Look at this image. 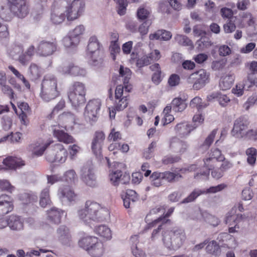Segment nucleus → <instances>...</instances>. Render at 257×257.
Listing matches in <instances>:
<instances>
[{
    "label": "nucleus",
    "mask_w": 257,
    "mask_h": 257,
    "mask_svg": "<svg viewBox=\"0 0 257 257\" xmlns=\"http://www.w3.org/2000/svg\"><path fill=\"white\" fill-rule=\"evenodd\" d=\"M3 163L6 168L0 166V170L16 169L25 165L24 161L21 159L11 156L5 158Z\"/></svg>",
    "instance_id": "nucleus-17"
},
{
    "label": "nucleus",
    "mask_w": 257,
    "mask_h": 257,
    "mask_svg": "<svg viewBox=\"0 0 257 257\" xmlns=\"http://www.w3.org/2000/svg\"><path fill=\"white\" fill-rule=\"evenodd\" d=\"M62 71L64 74H70L73 76H84L86 74V70L84 69L75 66L73 64H70L64 66L63 67Z\"/></svg>",
    "instance_id": "nucleus-23"
},
{
    "label": "nucleus",
    "mask_w": 257,
    "mask_h": 257,
    "mask_svg": "<svg viewBox=\"0 0 257 257\" xmlns=\"http://www.w3.org/2000/svg\"><path fill=\"white\" fill-rule=\"evenodd\" d=\"M50 143H35L29 146V150L32 153V157H39L42 156L46 148L50 145Z\"/></svg>",
    "instance_id": "nucleus-21"
},
{
    "label": "nucleus",
    "mask_w": 257,
    "mask_h": 257,
    "mask_svg": "<svg viewBox=\"0 0 257 257\" xmlns=\"http://www.w3.org/2000/svg\"><path fill=\"white\" fill-rule=\"evenodd\" d=\"M249 124V122L245 117L241 116L238 118L234 122L232 130V135L236 137H239L240 136L242 137L244 134V131L247 129Z\"/></svg>",
    "instance_id": "nucleus-13"
},
{
    "label": "nucleus",
    "mask_w": 257,
    "mask_h": 257,
    "mask_svg": "<svg viewBox=\"0 0 257 257\" xmlns=\"http://www.w3.org/2000/svg\"><path fill=\"white\" fill-rule=\"evenodd\" d=\"M13 209L12 198L6 194L0 196V216H3Z\"/></svg>",
    "instance_id": "nucleus-16"
},
{
    "label": "nucleus",
    "mask_w": 257,
    "mask_h": 257,
    "mask_svg": "<svg viewBox=\"0 0 257 257\" xmlns=\"http://www.w3.org/2000/svg\"><path fill=\"white\" fill-rule=\"evenodd\" d=\"M205 222L213 226H217L219 223V219L215 216L210 214L207 212L204 214V220Z\"/></svg>",
    "instance_id": "nucleus-57"
},
{
    "label": "nucleus",
    "mask_w": 257,
    "mask_h": 257,
    "mask_svg": "<svg viewBox=\"0 0 257 257\" xmlns=\"http://www.w3.org/2000/svg\"><path fill=\"white\" fill-rule=\"evenodd\" d=\"M95 232L100 236L106 238V239H110L111 237V233L110 229L105 225H100L95 229Z\"/></svg>",
    "instance_id": "nucleus-40"
},
{
    "label": "nucleus",
    "mask_w": 257,
    "mask_h": 257,
    "mask_svg": "<svg viewBox=\"0 0 257 257\" xmlns=\"http://www.w3.org/2000/svg\"><path fill=\"white\" fill-rule=\"evenodd\" d=\"M196 127V126H193L187 123L182 122L176 125L175 131L179 136L184 137L188 135Z\"/></svg>",
    "instance_id": "nucleus-27"
},
{
    "label": "nucleus",
    "mask_w": 257,
    "mask_h": 257,
    "mask_svg": "<svg viewBox=\"0 0 257 257\" xmlns=\"http://www.w3.org/2000/svg\"><path fill=\"white\" fill-rule=\"evenodd\" d=\"M2 124L3 128L5 131L10 130L12 125V119L8 115H5L2 117Z\"/></svg>",
    "instance_id": "nucleus-62"
},
{
    "label": "nucleus",
    "mask_w": 257,
    "mask_h": 257,
    "mask_svg": "<svg viewBox=\"0 0 257 257\" xmlns=\"http://www.w3.org/2000/svg\"><path fill=\"white\" fill-rule=\"evenodd\" d=\"M87 50V54L90 57V64L94 66H101L103 62L104 50L95 36L89 38Z\"/></svg>",
    "instance_id": "nucleus-4"
},
{
    "label": "nucleus",
    "mask_w": 257,
    "mask_h": 257,
    "mask_svg": "<svg viewBox=\"0 0 257 257\" xmlns=\"http://www.w3.org/2000/svg\"><path fill=\"white\" fill-rule=\"evenodd\" d=\"M98 240L97 238L94 236H86L81 238L78 242L80 247L83 248L87 252L93 245H95Z\"/></svg>",
    "instance_id": "nucleus-30"
},
{
    "label": "nucleus",
    "mask_w": 257,
    "mask_h": 257,
    "mask_svg": "<svg viewBox=\"0 0 257 257\" xmlns=\"http://www.w3.org/2000/svg\"><path fill=\"white\" fill-rule=\"evenodd\" d=\"M206 213V211H202L199 208L192 212L190 217L192 220L201 221L202 219L204 220V214Z\"/></svg>",
    "instance_id": "nucleus-60"
},
{
    "label": "nucleus",
    "mask_w": 257,
    "mask_h": 257,
    "mask_svg": "<svg viewBox=\"0 0 257 257\" xmlns=\"http://www.w3.org/2000/svg\"><path fill=\"white\" fill-rule=\"evenodd\" d=\"M58 237L59 241L66 245H70L71 236L69 229L65 226H60L57 229Z\"/></svg>",
    "instance_id": "nucleus-20"
},
{
    "label": "nucleus",
    "mask_w": 257,
    "mask_h": 257,
    "mask_svg": "<svg viewBox=\"0 0 257 257\" xmlns=\"http://www.w3.org/2000/svg\"><path fill=\"white\" fill-rule=\"evenodd\" d=\"M27 76L31 81L37 80L41 76L38 66L35 64H31L29 68Z\"/></svg>",
    "instance_id": "nucleus-36"
},
{
    "label": "nucleus",
    "mask_w": 257,
    "mask_h": 257,
    "mask_svg": "<svg viewBox=\"0 0 257 257\" xmlns=\"http://www.w3.org/2000/svg\"><path fill=\"white\" fill-rule=\"evenodd\" d=\"M175 41L180 45L183 46H192L193 43L187 36L182 35H177L175 37Z\"/></svg>",
    "instance_id": "nucleus-52"
},
{
    "label": "nucleus",
    "mask_w": 257,
    "mask_h": 257,
    "mask_svg": "<svg viewBox=\"0 0 257 257\" xmlns=\"http://www.w3.org/2000/svg\"><path fill=\"white\" fill-rule=\"evenodd\" d=\"M150 14L149 11L144 7L139 8L137 12V18L140 21L147 20Z\"/></svg>",
    "instance_id": "nucleus-56"
},
{
    "label": "nucleus",
    "mask_w": 257,
    "mask_h": 257,
    "mask_svg": "<svg viewBox=\"0 0 257 257\" xmlns=\"http://www.w3.org/2000/svg\"><path fill=\"white\" fill-rule=\"evenodd\" d=\"M161 173L154 172L150 176L151 184L155 187H159L162 185L163 177Z\"/></svg>",
    "instance_id": "nucleus-47"
},
{
    "label": "nucleus",
    "mask_w": 257,
    "mask_h": 257,
    "mask_svg": "<svg viewBox=\"0 0 257 257\" xmlns=\"http://www.w3.org/2000/svg\"><path fill=\"white\" fill-rule=\"evenodd\" d=\"M209 156L216 160L218 162L223 161L225 159V157L222 155L221 152L217 148L212 149Z\"/></svg>",
    "instance_id": "nucleus-58"
},
{
    "label": "nucleus",
    "mask_w": 257,
    "mask_h": 257,
    "mask_svg": "<svg viewBox=\"0 0 257 257\" xmlns=\"http://www.w3.org/2000/svg\"><path fill=\"white\" fill-rule=\"evenodd\" d=\"M86 91L85 85L80 82H75L70 87L68 97L73 106L78 107L85 103Z\"/></svg>",
    "instance_id": "nucleus-5"
},
{
    "label": "nucleus",
    "mask_w": 257,
    "mask_h": 257,
    "mask_svg": "<svg viewBox=\"0 0 257 257\" xmlns=\"http://www.w3.org/2000/svg\"><path fill=\"white\" fill-rule=\"evenodd\" d=\"M109 212L106 208H103L95 202L87 201L85 207L78 211V215L81 220L86 224L92 221H102L108 217Z\"/></svg>",
    "instance_id": "nucleus-1"
},
{
    "label": "nucleus",
    "mask_w": 257,
    "mask_h": 257,
    "mask_svg": "<svg viewBox=\"0 0 257 257\" xmlns=\"http://www.w3.org/2000/svg\"><path fill=\"white\" fill-rule=\"evenodd\" d=\"M8 223V226L12 230L19 231L23 229L24 222L20 216L11 215Z\"/></svg>",
    "instance_id": "nucleus-28"
},
{
    "label": "nucleus",
    "mask_w": 257,
    "mask_h": 257,
    "mask_svg": "<svg viewBox=\"0 0 257 257\" xmlns=\"http://www.w3.org/2000/svg\"><path fill=\"white\" fill-rule=\"evenodd\" d=\"M217 133V131L214 130L205 139L203 143L200 146L199 149L202 152L207 150L212 143H213L215 136Z\"/></svg>",
    "instance_id": "nucleus-38"
},
{
    "label": "nucleus",
    "mask_w": 257,
    "mask_h": 257,
    "mask_svg": "<svg viewBox=\"0 0 257 257\" xmlns=\"http://www.w3.org/2000/svg\"><path fill=\"white\" fill-rule=\"evenodd\" d=\"M67 151L61 144H57L52 149L48 151L46 155L47 160L51 163H63L67 158Z\"/></svg>",
    "instance_id": "nucleus-6"
},
{
    "label": "nucleus",
    "mask_w": 257,
    "mask_h": 257,
    "mask_svg": "<svg viewBox=\"0 0 257 257\" xmlns=\"http://www.w3.org/2000/svg\"><path fill=\"white\" fill-rule=\"evenodd\" d=\"M245 153L247 156V161L248 163L250 165H253L256 161V149L254 148H249L246 150Z\"/></svg>",
    "instance_id": "nucleus-49"
},
{
    "label": "nucleus",
    "mask_w": 257,
    "mask_h": 257,
    "mask_svg": "<svg viewBox=\"0 0 257 257\" xmlns=\"http://www.w3.org/2000/svg\"><path fill=\"white\" fill-rule=\"evenodd\" d=\"M100 106L101 102L100 100L93 99L90 100L85 107L84 113L85 119L90 122L96 121Z\"/></svg>",
    "instance_id": "nucleus-8"
},
{
    "label": "nucleus",
    "mask_w": 257,
    "mask_h": 257,
    "mask_svg": "<svg viewBox=\"0 0 257 257\" xmlns=\"http://www.w3.org/2000/svg\"><path fill=\"white\" fill-rule=\"evenodd\" d=\"M172 37L171 33L164 30H158L156 33L150 35L149 38L151 40H162L168 41Z\"/></svg>",
    "instance_id": "nucleus-33"
},
{
    "label": "nucleus",
    "mask_w": 257,
    "mask_h": 257,
    "mask_svg": "<svg viewBox=\"0 0 257 257\" xmlns=\"http://www.w3.org/2000/svg\"><path fill=\"white\" fill-rule=\"evenodd\" d=\"M185 239V233L180 228H174L172 230H166L163 232V242L165 246L169 249L176 250L179 248Z\"/></svg>",
    "instance_id": "nucleus-3"
},
{
    "label": "nucleus",
    "mask_w": 257,
    "mask_h": 257,
    "mask_svg": "<svg viewBox=\"0 0 257 257\" xmlns=\"http://www.w3.org/2000/svg\"><path fill=\"white\" fill-rule=\"evenodd\" d=\"M58 196L61 200L65 201L68 200L69 201H72L75 197L74 191L71 190L69 186H65L59 189Z\"/></svg>",
    "instance_id": "nucleus-25"
},
{
    "label": "nucleus",
    "mask_w": 257,
    "mask_h": 257,
    "mask_svg": "<svg viewBox=\"0 0 257 257\" xmlns=\"http://www.w3.org/2000/svg\"><path fill=\"white\" fill-rule=\"evenodd\" d=\"M124 206L126 208H130L131 205L139 200V196L136 192L133 190H127L124 197H122Z\"/></svg>",
    "instance_id": "nucleus-26"
},
{
    "label": "nucleus",
    "mask_w": 257,
    "mask_h": 257,
    "mask_svg": "<svg viewBox=\"0 0 257 257\" xmlns=\"http://www.w3.org/2000/svg\"><path fill=\"white\" fill-rule=\"evenodd\" d=\"M150 25L151 22L150 21L146 20L139 26L138 31L141 35H145L148 33Z\"/></svg>",
    "instance_id": "nucleus-63"
},
{
    "label": "nucleus",
    "mask_w": 257,
    "mask_h": 257,
    "mask_svg": "<svg viewBox=\"0 0 257 257\" xmlns=\"http://www.w3.org/2000/svg\"><path fill=\"white\" fill-rule=\"evenodd\" d=\"M104 251L103 244L102 242L97 241L95 245L91 246L88 253L92 257H100Z\"/></svg>",
    "instance_id": "nucleus-31"
},
{
    "label": "nucleus",
    "mask_w": 257,
    "mask_h": 257,
    "mask_svg": "<svg viewBox=\"0 0 257 257\" xmlns=\"http://www.w3.org/2000/svg\"><path fill=\"white\" fill-rule=\"evenodd\" d=\"M57 44L53 42L42 41L37 47V52L40 55L46 57L52 55L57 50Z\"/></svg>",
    "instance_id": "nucleus-12"
},
{
    "label": "nucleus",
    "mask_w": 257,
    "mask_h": 257,
    "mask_svg": "<svg viewBox=\"0 0 257 257\" xmlns=\"http://www.w3.org/2000/svg\"><path fill=\"white\" fill-rule=\"evenodd\" d=\"M8 4L14 12L15 16L20 18L25 17L29 13L27 0H7Z\"/></svg>",
    "instance_id": "nucleus-9"
},
{
    "label": "nucleus",
    "mask_w": 257,
    "mask_h": 257,
    "mask_svg": "<svg viewBox=\"0 0 257 257\" xmlns=\"http://www.w3.org/2000/svg\"><path fill=\"white\" fill-rule=\"evenodd\" d=\"M63 213L62 210L53 207L47 211L48 218L52 223L59 224L61 222V218Z\"/></svg>",
    "instance_id": "nucleus-29"
},
{
    "label": "nucleus",
    "mask_w": 257,
    "mask_h": 257,
    "mask_svg": "<svg viewBox=\"0 0 257 257\" xmlns=\"http://www.w3.org/2000/svg\"><path fill=\"white\" fill-rule=\"evenodd\" d=\"M64 178L67 182L69 184L74 183L77 179V177L74 170H69L64 174Z\"/></svg>",
    "instance_id": "nucleus-54"
},
{
    "label": "nucleus",
    "mask_w": 257,
    "mask_h": 257,
    "mask_svg": "<svg viewBox=\"0 0 257 257\" xmlns=\"http://www.w3.org/2000/svg\"><path fill=\"white\" fill-rule=\"evenodd\" d=\"M59 125L55 126L52 129L53 135L59 141L63 142L65 144H70L74 142L73 138L68 134L65 133L63 131L60 130Z\"/></svg>",
    "instance_id": "nucleus-19"
},
{
    "label": "nucleus",
    "mask_w": 257,
    "mask_h": 257,
    "mask_svg": "<svg viewBox=\"0 0 257 257\" xmlns=\"http://www.w3.org/2000/svg\"><path fill=\"white\" fill-rule=\"evenodd\" d=\"M51 202L49 196V189L46 188L44 189L40 195V204L45 207L47 205L50 204Z\"/></svg>",
    "instance_id": "nucleus-45"
},
{
    "label": "nucleus",
    "mask_w": 257,
    "mask_h": 257,
    "mask_svg": "<svg viewBox=\"0 0 257 257\" xmlns=\"http://www.w3.org/2000/svg\"><path fill=\"white\" fill-rule=\"evenodd\" d=\"M84 7V0H73L66 11L67 20L72 21L77 19L83 11Z\"/></svg>",
    "instance_id": "nucleus-10"
},
{
    "label": "nucleus",
    "mask_w": 257,
    "mask_h": 257,
    "mask_svg": "<svg viewBox=\"0 0 257 257\" xmlns=\"http://www.w3.org/2000/svg\"><path fill=\"white\" fill-rule=\"evenodd\" d=\"M60 95L57 89V80L53 75L45 76L41 83L40 97L43 100L49 102Z\"/></svg>",
    "instance_id": "nucleus-2"
},
{
    "label": "nucleus",
    "mask_w": 257,
    "mask_h": 257,
    "mask_svg": "<svg viewBox=\"0 0 257 257\" xmlns=\"http://www.w3.org/2000/svg\"><path fill=\"white\" fill-rule=\"evenodd\" d=\"M156 147V143L155 142H152L143 153V156L146 159H151L153 155V152L155 151V148Z\"/></svg>",
    "instance_id": "nucleus-59"
},
{
    "label": "nucleus",
    "mask_w": 257,
    "mask_h": 257,
    "mask_svg": "<svg viewBox=\"0 0 257 257\" xmlns=\"http://www.w3.org/2000/svg\"><path fill=\"white\" fill-rule=\"evenodd\" d=\"M163 179L166 180L169 182H173L179 180V178L182 177V176L179 173H174L169 171L161 173Z\"/></svg>",
    "instance_id": "nucleus-46"
},
{
    "label": "nucleus",
    "mask_w": 257,
    "mask_h": 257,
    "mask_svg": "<svg viewBox=\"0 0 257 257\" xmlns=\"http://www.w3.org/2000/svg\"><path fill=\"white\" fill-rule=\"evenodd\" d=\"M122 176V172L119 170L112 171L109 174V179L111 183L114 185L117 186L119 184V180Z\"/></svg>",
    "instance_id": "nucleus-55"
},
{
    "label": "nucleus",
    "mask_w": 257,
    "mask_h": 257,
    "mask_svg": "<svg viewBox=\"0 0 257 257\" xmlns=\"http://www.w3.org/2000/svg\"><path fill=\"white\" fill-rule=\"evenodd\" d=\"M187 147L186 142L176 137L172 138L170 141V148L174 152L183 153L186 151Z\"/></svg>",
    "instance_id": "nucleus-22"
},
{
    "label": "nucleus",
    "mask_w": 257,
    "mask_h": 257,
    "mask_svg": "<svg viewBox=\"0 0 257 257\" xmlns=\"http://www.w3.org/2000/svg\"><path fill=\"white\" fill-rule=\"evenodd\" d=\"M242 84L245 90H248L253 85L257 86V77L254 76L253 74H248L247 79Z\"/></svg>",
    "instance_id": "nucleus-44"
},
{
    "label": "nucleus",
    "mask_w": 257,
    "mask_h": 257,
    "mask_svg": "<svg viewBox=\"0 0 257 257\" xmlns=\"http://www.w3.org/2000/svg\"><path fill=\"white\" fill-rule=\"evenodd\" d=\"M123 87L122 85L117 86L115 91V108L120 111L124 109L128 104L127 96H123Z\"/></svg>",
    "instance_id": "nucleus-14"
},
{
    "label": "nucleus",
    "mask_w": 257,
    "mask_h": 257,
    "mask_svg": "<svg viewBox=\"0 0 257 257\" xmlns=\"http://www.w3.org/2000/svg\"><path fill=\"white\" fill-rule=\"evenodd\" d=\"M8 68L16 77L23 81L24 84L27 88L29 89L30 88V83L23 74H21L12 65L9 66Z\"/></svg>",
    "instance_id": "nucleus-51"
},
{
    "label": "nucleus",
    "mask_w": 257,
    "mask_h": 257,
    "mask_svg": "<svg viewBox=\"0 0 257 257\" xmlns=\"http://www.w3.org/2000/svg\"><path fill=\"white\" fill-rule=\"evenodd\" d=\"M206 251L210 254L217 255L220 252V245L215 240L210 241L206 247Z\"/></svg>",
    "instance_id": "nucleus-43"
},
{
    "label": "nucleus",
    "mask_w": 257,
    "mask_h": 257,
    "mask_svg": "<svg viewBox=\"0 0 257 257\" xmlns=\"http://www.w3.org/2000/svg\"><path fill=\"white\" fill-rule=\"evenodd\" d=\"M23 46L21 45L13 44L8 49V52L9 55L15 60L23 52Z\"/></svg>",
    "instance_id": "nucleus-37"
},
{
    "label": "nucleus",
    "mask_w": 257,
    "mask_h": 257,
    "mask_svg": "<svg viewBox=\"0 0 257 257\" xmlns=\"http://www.w3.org/2000/svg\"><path fill=\"white\" fill-rule=\"evenodd\" d=\"M81 172V180L85 184L91 187H94L97 185L93 169L90 165L83 166Z\"/></svg>",
    "instance_id": "nucleus-11"
},
{
    "label": "nucleus",
    "mask_w": 257,
    "mask_h": 257,
    "mask_svg": "<svg viewBox=\"0 0 257 257\" xmlns=\"http://www.w3.org/2000/svg\"><path fill=\"white\" fill-rule=\"evenodd\" d=\"M119 73L120 76L123 77V82L124 84L128 83L132 75V72L131 70L126 67H124L123 66L120 65Z\"/></svg>",
    "instance_id": "nucleus-50"
},
{
    "label": "nucleus",
    "mask_w": 257,
    "mask_h": 257,
    "mask_svg": "<svg viewBox=\"0 0 257 257\" xmlns=\"http://www.w3.org/2000/svg\"><path fill=\"white\" fill-rule=\"evenodd\" d=\"M109 49L111 56L113 60H115L116 58V54H118L120 50V47L117 42H111Z\"/></svg>",
    "instance_id": "nucleus-61"
},
{
    "label": "nucleus",
    "mask_w": 257,
    "mask_h": 257,
    "mask_svg": "<svg viewBox=\"0 0 257 257\" xmlns=\"http://www.w3.org/2000/svg\"><path fill=\"white\" fill-rule=\"evenodd\" d=\"M173 110L176 112H181L186 107V104L181 98H174L172 103Z\"/></svg>",
    "instance_id": "nucleus-39"
},
{
    "label": "nucleus",
    "mask_w": 257,
    "mask_h": 257,
    "mask_svg": "<svg viewBox=\"0 0 257 257\" xmlns=\"http://www.w3.org/2000/svg\"><path fill=\"white\" fill-rule=\"evenodd\" d=\"M237 25L238 28H243L246 27V23L248 26H251L254 24L253 18L250 13L242 12L238 15L237 18Z\"/></svg>",
    "instance_id": "nucleus-18"
},
{
    "label": "nucleus",
    "mask_w": 257,
    "mask_h": 257,
    "mask_svg": "<svg viewBox=\"0 0 257 257\" xmlns=\"http://www.w3.org/2000/svg\"><path fill=\"white\" fill-rule=\"evenodd\" d=\"M236 19L227 20L223 26V29L225 33L230 34L234 32L236 28L235 21Z\"/></svg>",
    "instance_id": "nucleus-48"
},
{
    "label": "nucleus",
    "mask_w": 257,
    "mask_h": 257,
    "mask_svg": "<svg viewBox=\"0 0 257 257\" xmlns=\"http://www.w3.org/2000/svg\"><path fill=\"white\" fill-rule=\"evenodd\" d=\"M234 77L231 75H227L222 77L219 82V87L222 90L229 89L233 84Z\"/></svg>",
    "instance_id": "nucleus-35"
},
{
    "label": "nucleus",
    "mask_w": 257,
    "mask_h": 257,
    "mask_svg": "<svg viewBox=\"0 0 257 257\" xmlns=\"http://www.w3.org/2000/svg\"><path fill=\"white\" fill-rule=\"evenodd\" d=\"M104 139L105 135L102 131H97L95 133L91 143V149L96 157H99L101 155V147Z\"/></svg>",
    "instance_id": "nucleus-15"
},
{
    "label": "nucleus",
    "mask_w": 257,
    "mask_h": 257,
    "mask_svg": "<svg viewBox=\"0 0 257 257\" xmlns=\"http://www.w3.org/2000/svg\"><path fill=\"white\" fill-rule=\"evenodd\" d=\"M117 13L119 15L122 16L125 14L126 6L127 5L126 0H118Z\"/></svg>",
    "instance_id": "nucleus-64"
},
{
    "label": "nucleus",
    "mask_w": 257,
    "mask_h": 257,
    "mask_svg": "<svg viewBox=\"0 0 257 257\" xmlns=\"http://www.w3.org/2000/svg\"><path fill=\"white\" fill-rule=\"evenodd\" d=\"M14 16H15V14L9 5L0 7V18L6 21H10Z\"/></svg>",
    "instance_id": "nucleus-32"
},
{
    "label": "nucleus",
    "mask_w": 257,
    "mask_h": 257,
    "mask_svg": "<svg viewBox=\"0 0 257 257\" xmlns=\"http://www.w3.org/2000/svg\"><path fill=\"white\" fill-rule=\"evenodd\" d=\"M209 75L204 69H200L190 74L186 79L189 84H193L194 90H199L208 82Z\"/></svg>",
    "instance_id": "nucleus-7"
},
{
    "label": "nucleus",
    "mask_w": 257,
    "mask_h": 257,
    "mask_svg": "<svg viewBox=\"0 0 257 257\" xmlns=\"http://www.w3.org/2000/svg\"><path fill=\"white\" fill-rule=\"evenodd\" d=\"M218 162L216 160L208 157L204 159V167L206 168V171L197 173L194 175V178H197L200 175V176H207L209 174V171L214 169L215 167L218 166Z\"/></svg>",
    "instance_id": "nucleus-24"
},
{
    "label": "nucleus",
    "mask_w": 257,
    "mask_h": 257,
    "mask_svg": "<svg viewBox=\"0 0 257 257\" xmlns=\"http://www.w3.org/2000/svg\"><path fill=\"white\" fill-rule=\"evenodd\" d=\"M220 14L223 19H237L236 16H233V11L228 8L224 7L220 9Z\"/></svg>",
    "instance_id": "nucleus-53"
},
{
    "label": "nucleus",
    "mask_w": 257,
    "mask_h": 257,
    "mask_svg": "<svg viewBox=\"0 0 257 257\" xmlns=\"http://www.w3.org/2000/svg\"><path fill=\"white\" fill-rule=\"evenodd\" d=\"M79 43V38L78 37L73 38L70 35L69 36L64 37L63 39L64 46L67 48H73L76 47Z\"/></svg>",
    "instance_id": "nucleus-42"
},
{
    "label": "nucleus",
    "mask_w": 257,
    "mask_h": 257,
    "mask_svg": "<svg viewBox=\"0 0 257 257\" xmlns=\"http://www.w3.org/2000/svg\"><path fill=\"white\" fill-rule=\"evenodd\" d=\"M65 17L64 11L54 9L52 12L51 19L53 23L59 24L64 21Z\"/></svg>",
    "instance_id": "nucleus-34"
},
{
    "label": "nucleus",
    "mask_w": 257,
    "mask_h": 257,
    "mask_svg": "<svg viewBox=\"0 0 257 257\" xmlns=\"http://www.w3.org/2000/svg\"><path fill=\"white\" fill-rule=\"evenodd\" d=\"M205 192V191L199 189H195L186 198L182 200L181 203L186 204L192 202L194 201L199 196Z\"/></svg>",
    "instance_id": "nucleus-41"
}]
</instances>
